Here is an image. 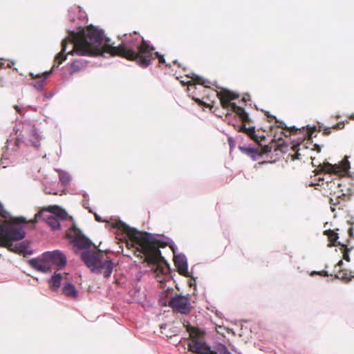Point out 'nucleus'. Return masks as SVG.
I'll return each instance as SVG.
<instances>
[{
	"instance_id": "nucleus-1",
	"label": "nucleus",
	"mask_w": 354,
	"mask_h": 354,
	"mask_svg": "<svg viewBox=\"0 0 354 354\" xmlns=\"http://www.w3.org/2000/svg\"><path fill=\"white\" fill-rule=\"evenodd\" d=\"M109 39H104L103 31L92 26H88L80 32H70V35L62 40V50L55 58L57 67L60 65L66 59L68 44L73 45V48L68 52V54H76L80 56H96L103 55L108 52L106 50V46H110Z\"/></svg>"
},
{
	"instance_id": "nucleus-2",
	"label": "nucleus",
	"mask_w": 354,
	"mask_h": 354,
	"mask_svg": "<svg viewBox=\"0 0 354 354\" xmlns=\"http://www.w3.org/2000/svg\"><path fill=\"white\" fill-rule=\"evenodd\" d=\"M142 38L138 43L137 38L132 39H124L118 46L111 44L106 46V50L111 56H119L130 61L136 62L140 66L147 68L151 64V61L158 58L160 63H165L163 55L158 52H154L155 48L151 46Z\"/></svg>"
},
{
	"instance_id": "nucleus-3",
	"label": "nucleus",
	"mask_w": 354,
	"mask_h": 354,
	"mask_svg": "<svg viewBox=\"0 0 354 354\" xmlns=\"http://www.w3.org/2000/svg\"><path fill=\"white\" fill-rule=\"evenodd\" d=\"M214 91L216 92V95L220 100L222 107L228 111L226 117L228 118L234 115V118L241 122V124L232 123L231 122H229V124H232L239 132L247 134L252 139H257L258 136L256 133L255 127H246V123H250L251 121L248 113L243 106H239L233 102L239 98V93L233 90Z\"/></svg>"
},
{
	"instance_id": "nucleus-4",
	"label": "nucleus",
	"mask_w": 354,
	"mask_h": 354,
	"mask_svg": "<svg viewBox=\"0 0 354 354\" xmlns=\"http://www.w3.org/2000/svg\"><path fill=\"white\" fill-rule=\"evenodd\" d=\"M28 264L35 270L48 274L51 273L53 268L62 270L67 264L66 254L59 250L46 251L41 255L28 259Z\"/></svg>"
},
{
	"instance_id": "nucleus-5",
	"label": "nucleus",
	"mask_w": 354,
	"mask_h": 354,
	"mask_svg": "<svg viewBox=\"0 0 354 354\" xmlns=\"http://www.w3.org/2000/svg\"><path fill=\"white\" fill-rule=\"evenodd\" d=\"M82 262L91 272L96 274H102L105 279H109L113 270V259L111 258L104 259L103 257L95 250L84 252L82 256Z\"/></svg>"
},
{
	"instance_id": "nucleus-6",
	"label": "nucleus",
	"mask_w": 354,
	"mask_h": 354,
	"mask_svg": "<svg viewBox=\"0 0 354 354\" xmlns=\"http://www.w3.org/2000/svg\"><path fill=\"white\" fill-rule=\"evenodd\" d=\"M13 131H15L17 138H8L6 142V145L3 147V151L1 158V165L3 168H6L9 163L15 164L20 161L22 154L21 149L22 145L24 143L23 136L21 133H18L19 129L15 127Z\"/></svg>"
},
{
	"instance_id": "nucleus-7",
	"label": "nucleus",
	"mask_w": 354,
	"mask_h": 354,
	"mask_svg": "<svg viewBox=\"0 0 354 354\" xmlns=\"http://www.w3.org/2000/svg\"><path fill=\"white\" fill-rule=\"evenodd\" d=\"M0 218L3 220L16 221L17 218L13 217L11 214L4 209L3 204L0 202ZM0 230L2 234L6 236L12 241H19L23 240L26 235V232L24 229L23 225H3L0 223Z\"/></svg>"
},
{
	"instance_id": "nucleus-8",
	"label": "nucleus",
	"mask_w": 354,
	"mask_h": 354,
	"mask_svg": "<svg viewBox=\"0 0 354 354\" xmlns=\"http://www.w3.org/2000/svg\"><path fill=\"white\" fill-rule=\"evenodd\" d=\"M46 212L48 214H43L42 218L53 231L59 230L60 221L66 220L68 216L66 210L59 209L57 205L47 207Z\"/></svg>"
},
{
	"instance_id": "nucleus-9",
	"label": "nucleus",
	"mask_w": 354,
	"mask_h": 354,
	"mask_svg": "<svg viewBox=\"0 0 354 354\" xmlns=\"http://www.w3.org/2000/svg\"><path fill=\"white\" fill-rule=\"evenodd\" d=\"M170 308L176 313L189 315L192 309L189 295L175 294L174 297L170 301Z\"/></svg>"
},
{
	"instance_id": "nucleus-10",
	"label": "nucleus",
	"mask_w": 354,
	"mask_h": 354,
	"mask_svg": "<svg viewBox=\"0 0 354 354\" xmlns=\"http://www.w3.org/2000/svg\"><path fill=\"white\" fill-rule=\"evenodd\" d=\"M75 230L80 236H73L71 239V243L76 249L75 252H77L79 250L81 251L80 257L82 261V256L84 252L88 250H93L91 248V247L94 245V243L82 232L80 229L75 227Z\"/></svg>"
},
{
	"instance_id": "nucleus-11",
	"label": "nucleus",
	"mask_w": 354,
	"mask_h": 354,
	"mask_svg": "<svg viewBox=\"0 0 354 354\" xmlns=\"http://www.w3.org/2000/svg\"><path fill=\"white\" fill-rule=\"evenodd\" d=\"M188 348L195 354H217V352L203 339H193L188 343Z\"/></svg>"
},
{
	"instance_id": "nucleus-12",
	"label": "nucleus",
	"mask_w": 354,
	"mask_h": 354,
	"mask_svg": "<svg viewBox=\"0 0 354 354\" xmlns=\"http://www.w3.org/2000/svg\"><path fill=\"white\" fill-rule=\"evenodd\" d=\"M174 255V264L179 273L185 277H191L195 280V278L188 271V262L185 254L183 253L177 254L176 252Z\"/></svg>"
},
{
	"instance_id": "nucleus-13",
	"label": "nucleus",
	"mask_w": 354,
	"mask_h": 354,
	"mask_svg": "<svg viewBox=\"0 0 354 354\" xmlns=\"http://www.w3.org/2000/svg\"><path fill=\"white\" fill-rule=\"evenodd\" d=\"M10 252L16 254H22L25 257L32 255L34 253V250L30 246V242L27 240L23 241L19 243L11 244L8 247Z\"/></svg>"
},
{
	"instance_id": "nucleus-14",
	"label": "nucleus",
	"mask_w": 354,
	"mask_h": 354,
	"mask_svg": "<svg viewBox=\"0 0 354 354\" xmlns=\"http://www.w3.org/2000/svg\"><path fill=\"white\" fill-rule=\"evenodd\" d=\"M174 290L173 288H167L161 291L158 295V304L161 307H170V301L175 296Z\"/></svg>"
},
{
	"instance_id": "nucleus-15",
	"label": "nucleus",
	"mask_w": 354,
	"mask_h": 354,
	"mask_svg": "<svg viewBox=\"0 0 354 354\" xmlns=\"http://www.w3.org/2000/svg\"><path fill=\"white\" fill-rule=\"evenodd\" d=\"M28 124L31 127L29 135L32 138L28 140V142L25 145L26 146H28L30 144L35 149H38L40 147V141L43 139V136L38 132L37 128L32 124V122H28Z\"/></svg>"
},
{
	"instance_id": "nucleus-16",
	"label": "nucleus",
	"mask_w": 354,
	"mask_h": 354,
	"mask_svg": "<svg viewBox=\"0 0 354 354\" xmlns=\"http://www.w3.org/2000/svg\"><path fill=\"white\" fill-rule=\"evenodd\" d=\"M119 223H115L113 225V227L117 229L118 230H122L119 225H121V227H124V230L125 231L124 233H129L131 232H133L134 234L131 235L132 239H134L136 240H139L141 239L139 234L141 233L138 229L136 227H130L129 225H127L126 223L123 222L120 219L118 220Z\"/></svg>"
},
{
	"instance_id": "nucleus-17",
	"label": "nucleus",
	"mask_w": 354,
	"mask_h": 354,
	"mask_svg": "<svg viewBox=\"0 0 354 354\" xmlns=\"http://www.w3.org/2000/svg\"><path fill=\"white\" fill-rule=\"evenodd\" d=\"M239 148L241 152L250 156L252 160H257L259 158L262 157L258 148L252 145L239 146Z\"/></svg>"
},
{
	"instance_id": "nucleus-18",
	"label": "nucleus",
	"mask_w": 354,
	"mask_h": 354,
	"mask_svg": "<svg viewBox=\"0 0 354 354\" xmlns=\"http://www.w3.org/2000/svg\"><path fill=\"white\" fill-rule=\"evenodd\" d=\"M63 276L61 273H54L48 279V283L50 289L53 292H57L59 289L62 285V281Z\"/></svg>"
},
{
	"instance_id": "nucleus-19",
	"label": "nucleus",
	"mask_w": 354,
	"mask_h": 354,
	"mask_svg": "<svg viewBox=\"0 0 354 354\" xmlns=\"http://www.w3.org/2000/svg\"><path fill=\"white\" fill-rule=\"evenodd\" d=\"M187 77L190 78L187 82L188 86L198 84L204 86L205 88H212L209 85L210 82L208 80L196 74L192 73L191 75H187Z\"/></svg>"
},
{
	"instance_id": "nucleus-20",
	"label": "nucleus",
	"mask_w": 354,
	"mask_h": 354,
	"mask_svg": "<svg viewBox=\"0 0 354 354\" xmlns=\"http://www.w3.org/2000/svg\"><path fill=\"white\" fill-rule=\"evenodd\" d=\"M50 75V72H43L41 73L37 74H35L34 73H30V75L32 77V80L35 81V83L33 84V86L37 88H42L44 86V81Z\"/></svg>"
},
{
	"instance_id": "nucleus-21",
	"label": "nucleus",
	"mask_w": 354,
	"mask_h": 354,
	"mask_svg": "<svg viewBox=\"0 0 354 354\" xmlns=\"http://www.w3.org/2000/svg\"><path fill=\"white\" fill-rule=\"evenodd\" d=\"M62 293L68 297L76 299L78 297V290L71 282H66L62 287Z\"/></svg>"
},
{
	"instance_id": "nucleus-22",
	"label": "nucleus",
	"mask_w": 354,
	"mask_h": 354,
	"mask_svg": "<svg viewBox=\"0 0 354 354\" xmlns=\"http://www.w3.org/2000/svg\"><path fill=\"white\" fill-rule=\"evenodd\" d=\"M158 243L162 244L163 247H169L174 254H176V253L178 251V247L174 242L172 239L167 236H165V234H160Z\"/></svg>"
},
{
	"instance_id": "nucleus-23",
	"label": "nucleus",
	"mask_w": 354,
	"mask_h": 354,
	"mask_svg": "<svg viewBox=\"0 0 354 354\" xmlns=\"http://www.w3.org/2000/svg\"><path fill=\"white\" fill-rule=\"evenodd\" d=\"M346 198V194L342 193L341 195L337 196L336 198L333 199V198H330V204L331 205L330 209L332 212L335 210V206H338L339 209H343L344 205L341 203V201H344Z\"/></svg>"
},
{
	"instance_id": "nucleus-24",
	"label": "nucleus",
	"mask_w": 354,
	"mask_h": 354,
	"mask_svg": "<svg viewBox=\"0 0 354 354\" xmlns=\"http://www.w3.org/2000/svg\"><path fill=\"white\" fill-rule=\"evenodd\" d=\"M324 234L328 236V237L330 241V243H328V247H332V246L337 245H339L338 244L339 241H337V239H339L338 233L335 232L333 230H328L324 231Z\"/></svg>"
},
{
	"instance_id": "nucleus-25",
	"label": "nucleus",
	"mask_w": 354,
	"mask_h": 354,
	"mask_svg": "<svg viewBox=\"0 0 354 354\" xmlns=\"http://www.w3.org/2000/svg\"><path fill=\"white\" fill-rule=\"evenodd\" d=\"M213 350H215L217 354H232L226 345L222 342H215Z\"/></svg>"
},
{
	"instance_id": "nucleus-26",
	"label": "nucleus",
	"mask_w": 354,
	"mask_h": 354,
	"mask_svg": "<svg viewBox=\"0 0 354 354\" xmlns=\"http://www.w3.org/2000/svg\"><path fill=\"white\" fill-rule=\"evenodd\" d=\"M37 91V99L39 101H45L52 98L55 93V92H46V90H36Z\"/></svg>"
},
{
	"instance_id": "nucleus-27",
	"label": "nucleus",
	"mask_w": 354,
	"mask_h": 354,
	"mask_svg": "<svg viewBox=\"0 0 354 354\" xmlns=\"http://www.w3.org/2000/svg\"><path fill=\"white\" fill-rule=\"evenodd\" d=\"M77 194H82L84 197V200L82 201V206L84 207V208L88 209V211L90 212V213H93V209L89 207V204H88V202H89V196L88 194V193L84 190H81L80 192H78Z\"/></svg>"
},
{
	"instance_id": "nucleus-28",
	"label": "nucleus",
	"mask_w": 354,
	"mask_h": 354,
	"mask_svg": "<svg viewBox=\"0 0 354 354\" xmlns=\"http://www.w3.org/2000/svg\"><path fill=\"white\" fill-rule=\"evenodd\" d=\"M58 171H59V181L61 182L62 184H63L64 185H66L71 180V177L70 174L68 172L62 171V170H58Z\"/></svg>"
},
{
	"instance_id": "nucleus-29",
	"label": "nucleus",
	"mask_w": 354,
	"mask_h": 354,
	"mask_svg": "<svg viewBox=\"0 0 354 354\" xmlns=\"http://www.w3.org/2000/svg\"><path fill=\"white\" fill-rule=\"evenodd\" d=\"M142 233H143L145 236V239L149 241V242H153V243H158V239H159V236H160V234H153V233H150V232H142Z\"/></svg>"
},
{
	"instance_id": "nucleus-30",
	"label": "nucleus",
	"mask_w": 354,
	"mask_h": 354,
	"mask_svg": "<svg viewBox=\"0 0 354 354\" xmlns=\"http://www.w3.org/2000/svg\"><path fill=\"white\" fill-rule=\"evenodd\" d=\"M86 66V63L82 62V60H75L71 64V69L72 72H77L82 68H84Z\"/></svg>"
},
{
	"instance_id": "nucleus-31",
	"label": "nucleus",
	"mask_w": 354,
	"mask_h": 354,
	"mask_svg": "<svg viewBox=\"0 0 354 354\" xmlns=\"http://www.w3.org/2000/svg\"><path fill=\"white\" fill-rule=\"evenodd\" d=\"M266 115L269 118H272L275 120L276 123L279 124V127L281 129H288V127L286 126V124L279 120H278L274 115H271L269 112H266Z\"/></svg>"
},
{
	"instance_id": "nucleus-32",
	"label": "nucleus",
	"mask_w": 354,
	"mask_h": 354,
	"mask_svg": "<svg viewBox=\"0 0 354 354\" xmlns=\"http://www.w3.org/2000/svg\"><path fill=\"white\" fill-rule=\"evenodd\" d=\"M185 91L187 93V95L189 98H192V100H194L199 106H202L205 104L201 98L197 97L195 95H194L193 93H189V91H190V90H185Z\"/></svg>"
},
{
	"instance_id": "nucleus-33",
	"label": "nucleus",
	"mask_w": 354,
	"mask_h": 354,
	"mask_svg": "<svg viewBox=\"0 0 354 354\" xmlns=\"http://www.w3.org/2000/svg\"><path fill=\"white\" fill-rule=\"evenodd\" d=\"M338 244L344 248V259L346 260V261H350V257L348 254L350 249L348 248L347 245L342 243L341 242H338Z\"/></svg>"
},
{
	"instance_id": "nucleus-34",
	"label": "nucleus",
	"mask_w": 354,
	"mask_h": 354,
	"mask_svg": "<svg viewBox=\"0 0 354 354\" xmlns=\"http://www.w3.org/2000/svg\"><path fill=\"white\" fill-rule=\"evenodd\" d=\"M306 144L311 145L313 146L311 149L316 151L318 153H319L322 150V147L319 145H318L317 143H315V144L313 143V138L312 137L309 140H307Z\"/></svg>"
},
{
	"instance_id": "nucleus-35",
	"label": "nucleus",
	"mask_w": 354,
	"mask_h": 354,
	"mask_svg": "<svg viewBox=\"0 0 354 354\" xmlns=\"http://www.w3.org/2000/svg\"><path fill=\"white\" fill-rule=\"evenodd\" d=\"M345 123H348V121H342L339 122L336 124L333 125L332 128L335 130L342 129L344 128Z\"/></svg>"
},
{
	"instance_id": "nucleus-36",
	"label": "nucleus",
	"mask_w": 354,
	"mask_h": 354,
	"mask_svg": "<svg viewBox=\"0 0 354 354\" xmlns=\"http://www.w3.org/2000/svg\"><path fill=\"white\" fill-rule=\"evenodd\" d=\"M353 277V276L348 277L346 274H344L342 277H339V274H335V278L339 279L346 283L351 281Z\"/></svg>"
},
{
	"instance_id": "nucleus-37",
	"label": "nucleus",
	"mask_w": 354,
	"mask_h": 354,
	"mask_svg": "<svg viewBox=\"0 0 354 354\" xmlns=\"http://www.w3.org/2000/svg\"><path fill=\"white\" fill-rule=\"evenodd\" d=\"M92 214L94 215L96 221L100 222V223L106 222V219L102 218L100 215H98L93 210V213Z\"/></svg>"
},
{
	"instance_id": "nucleus-38",
	"label": "nucleus",
	"mask_w": 354,
	"mask_h": 354,
	"mask_svg": "<svg viewBox=\"0 0 354 354\" xmlns=\"http://www.w3.org/2000/svg\"><path fill=\"white\" fill-rule=\"evenodd\" d=\"M331 129H333V128L330 127H324L323 134L325 136L330 135L331 133Z\"/></svg>"
},
{
	"instance_id": "nucleus-39",
	"label": "nucleus",
	"mask_w": 354,
	"mask_h": 354,
	"mask_svg": "<svg viewBox=\"0 0 354 354\" xmlns=\"http://www.w3.org/2000/svg\"><path fill=\"white\" fill-rule=\"evenodd\" d=\"M227 141L230 145V149H232L234 145V140L232 137H228Z\"/></svg>"
},
{
	"instance_id": "nucleus-40",
	"label": "nucleus",
	"mask_w": 354,
	"mask_h": 354,
	"mask_svg": "<svg viewBox=\"0 0 354 354\" xmlns=\"http://www.w3.org/2000/svg\"><path fill=\"white\" fill-rule=\"evenodd\" d=\"M326 167L327 168H325L324 169H325L327 172H330V169L334 168V167H335V165H332V164H330V163H329V162H327L326 163Z\"/></svg>"
},
{
	"instance_id": "nucleus-41",
	"label": "nucleus",
	"mask_w": 354,
	"mask_h": 354,
	"mask_svg": "<svg viewBox=\"0 0 354 354\" xmlns=\"http://www.w3.org/2000/svg\"><path fill=\"white\" fill-rule=\"evenodd\" d=\"M248 100H250V95L248 94H245L241 99V101L244 103H246Z\"/></svg>"
},
{
	"instance_id": "nucleus-42",
	"label": "nucleus",
	"mask_w": 354,
	"mask_h": 354,
	"mask_svg": "<svg viewBox=\"0 0 354 354\" xmlns=\"http://www.w3.org/2000/svg\"><path fill=\"white\" fill-rule=\"evenodd\" d=\"M326 183L327 187H328L329 189H331L333 187V184L335 185V182L333 180H331V181H327Z\"/></svg>"
},
{
	"instance_id": "nucleus-43",
	"label": "nucleus",
	"mask_w": 354,
	"mask_h": 354,
	"mask_svg": "<svg viewBox=\"0 0 354 354\" xmlns=\"http://www.w3.org/2000/svg\"><path fill=\"white\" fill-rule=\"evenodd\" d=\"M321 274V272L320 271H312L310 273V275L311 277H313L315 275H317V274Z\"/></svg>"
},
{
	"instance_id": "nucleus-44",
	"label": "nucleus",
	"mask_w": 354,
	"mask_h": 354,
	"mask_svg": "<svg viewBox=\"0 0 354 354\" xmlns=\"http://www.w3.org/2000/svg\"><path fill=\"white\" fill-rule=\"evenodd\" d=\"M344 264V262L342 260H339L338 263L335 265V267L341 268Z\"/></svg>"
},
{
	"instance_id": "nucleus-45",
	"label": "nucleus",
	"mask_w": 354,
	"mask_h": 354,
	"mask_svg": "<svg viewBox=\"0 0 354 354\" xmlns=\"http://www.w3.org/2000/svg\"><path fill=\"white\" fill-rule=\"evenodd\" d=\"M14 108L16 110V111L18 112L19 113H21V110L18 105H15Z\"/></svg>"
},
{
	"instance_id": "nucleus-46",
	"label": "nucleus",
	"mask_w": 354,
	"mask_h": 354,
	"mask_svg": "<svg viewBox=\"0 0 354 354\" xmlns=\"http://www.w3.org/2000/svg\"><path fill=\"white\" fill-rule=\"evenodd\" d=\"M320 272H321V274H319L322 276H329V274L327 271L323 270V271H320Z\"/></svg>"
},
{
	"instance_id": "nucleus-47",
	"label": "nucleus",
	"mask_w": 354,
	"mask_h": 354,
	"mask_svg": "<svg viewBox=\"0 0 354 354\" xmlns=\"http://www.w3.org/2000/svg\"><path fill=\"white\" fill-rule=\"evenodd\" d=\"M348 234H349L350 236H353V227H350L348 229Z\"/></svg>"
},
{
	"instance_id": "nucleus-48",
	"label": "nucleus",
	"mask_w": 354,
	"mask_h": 354,
	"mask_svg": "<svg viewBox=\"0 0 354 354\" xmlns=\"http://www.w3.org/2000/svg\"><path fill=\"white\" fill-rule=\"evenodd\" d=\"M348 169H350V162L348 160H346V165L344 167V169L348 170Z\"/></svg>"
},
{
	"instance_id": "nucleus-49",
	"label": "nucleus",
	"mask_w": 354,
	"mask_h": 354,
	"mask_svg": "<svg viewBox=\"0 0 354 354\" xmlns=\"http://www.w3.org/2000/svg\"><path fill=\"white\" fill-rule=\"evenodd\" d=\"M28 108H30L31 110L34 111H37V108L36 107H33L32 106H28Z\"/></svg>"
},
{
	"instance_id": "nucleus-50",
	"label": "nucleus",
	"mask_w": 354,
	"mask_h": 354,
	"mask_svg": "<svg viewBox=\"0 0 354 354\" xmlns=\"http://www.w3.org/2000/svg\"><path fill=\"white\" fill-rule=\"evenodd\" d=\"M349 119L354 120V113H352L348 115Z\"/></svg>"
},
{
	"instance_id": "nucleus-51",
	"label": "nucleus",
	"mask_w": 354,
	"mask_h": 354,
	"mask_svg": "<svg viewBox=\"0 0 354 354\" xmlns=\"http://www.w3.org/2000/svg\"><path fill=\"white\" fill-rule=\"evenodd\" d=\"M271 151V147H270L269 146H267L266 147V152H270Z\"/></svg>"
},
{
	"instance_id": "nucleus-52",
	"label": "nucleus",
	"mask_w": 354,
	"mask_h": 354,
	"mask_svg": "<svg viewBox=\"0 0 354 354\" xmlns=\"http://www.w3.org/2000/svg\"><path fill=\"white\" fill-rule=\"evenodd\" d=\"M335 119H336V120H339V119L341 118V115H339V114H337V115H336L335 116Z\"/></svg>"
},
{
	"instance_id": "nucleus-53",
	"label": "nucleus",
	"mask_w": 354,
	"mask_h": 354,
	"mask_svg": "<svg viewBox=\"0 0 354 354\" xmlns=\"http://www.w3.org/2000/svg\"><path fill=\"white\" fill-rule=\"evenodd\" d=\"M19 218H20L21 221H26V218H24V217H20Z\"/></svg>"
},
{
	"instance_id": "nucleus-54",
	"label": "nucleus",
	"mask_w": 354,
	"mask_h": 354,
	"mask_svg": "<svg viewBox=\"0 0 354 354\" xmlns=\"http://www.w3.org/2000/svg\"><path fill=\"white\" fill-rule=\"evenodd\" d=\"M319 126L320 128H322V127H324V124H321L319 122Z\"/></svg>"
},
{
	"instance_id": "nucleus-55",
	"label": "nucleus",
	"mask_w": 354,
	"mask_h": 354,
	"mask_svg": "<svg viewBox=\"0 0 354 354\" xmlns=\"http://www.w3.org/2000/svg\"><path fill=\"white\" fill-rule=\"evenodd\" d=\"M3 64H4L3 63L0 62V68H2Z\"/></svg>"
},
{
	"instance_id": "nucleus-56",
	"label": "nucleus",
	"mask_w": 354,
	"mask_h": 354,
	"mask_svg": "<svg viewBox=\"0 0 354 354\" xmlns=\"http://www.w3.org/2000/svg\"><path fill=\"white\" fill-rule=\"evenodd\" d=\"M291 128L295 129H298V128H297L295 126H293V127H292Z\"/></svg>"
},
{
	"instance_id": "nucleus-57",
	"label": "nucleus",
	"mask_w": 354,
	"mask_h": 354,
	"mask_svg": "<svg viewBox=\"0 0 354 354\" xmlns=\"http://www.w3.org/2000/svg\"><path fill=\"white\" fill-rule=\"evenodd\" d=\"M140 279H141V276L138 277V278H137L138 281H140Z\"/></svg>"
},
{
	"instance_id": "nucleus-58",
	"label": "nucleus",
	"mask_w": 354,
	"mask_h": 354,
	"mask_svg": "<svg viewBox=\"0 0 354 354\" xmlns=\"http://www.w3.org/2000/svg\"><path fill=\"white\" fill-rule=\"evenodd\" d=\"M341 184L339 183H337V187H340Z\"/></svg>"
},
{
	"instance_id": "nucleus-59",
	"label": "nucleus",
	"mask_w": 354,
	"mask_h": 354,
	"mask_svg": "<svg viewBox=\"0 0 354 354\" xmlns=\"http://www.w3.org/2000/svg\"><path fill=\"white\" fill-rule=\"evenodd\" d=\"M216 88H220V87H218L217 86H216ZM223 87H221V89H223Z\"/></svg>"
},
{
	"instance_id": "nucleus-60",
	"label": "nucleus",
	"mask_w": 354,
	"mask_h": 354,
	"mask_svg": "<svg viewBox=\"0 0 354 354\" xmlns=\"http://www.w3.org/2000/svg\"><path fill=\"white\" fill-rule=\"evenodd\" d=\"M26 125V124H24L23 129H25Z\"/></svg>"
},
{
	"instance_id": "nucleus-61",
	"label": "nucleus",
	"mask_w": 354,
	"mask_h": 354,
	"mask_svg": "<svg viewBox=\"0 0 354 354\" xmlns=\"http://www.w3.org/2000/svg\"><path fill=\"white\" fill-rule=\"evenodd\" d=\"M285 136H288V135L286 133H283Z\"/></svg>"
}]
</instances>
